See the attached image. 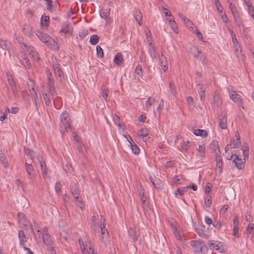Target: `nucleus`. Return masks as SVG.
Here are the masks:
<instances>
[{"label":"nucleus","mask_w":254,"mask_h":254,"mask_svg":"<svg viewBox=\"0 0 254 254\" xmlns=\"http://www.w3.org/2000/svg\"><path fill=\"white\" fill-rule=\"evenodd\" d=\"M84 242L81 238L78 239L79 244L83 254H90L94 252L92 248L89 238L87 236L83 237Z\"/></svg>","instance_id":"obj_1"},{"label":"nucleus","mask_w":254,"mask_h":254,"mask_svg":"<svg viewBox=\"0 0 254 254\" xmlns=\"http://www.w3.org/2000/svg\"><path fill=\"white\" fill-rule=\"evenodd\" d=\"M60 126L62 128L65 130L71 128V120L69 113L67 111H64L60 115Z\"/></svg>","instance_id":"obj_2"},{"label":"nucleus","mask_w":254,"mask_h":254,"mask_svg":"<svg viewBox=\"0 0 254 254\" xmlns=\"http://www.w3.org/2000/svg\"><path fill=\"white\" fill-rule=\"evenodd\" d=\"M228 92L230 99L238 106L242 107L243 105V100L242 96L235 91L229 89Z\"/></svg>","instance_id":"obj_3"},{"label":"nucleus","mask_w":254,"mask_h":254,"mask_svg":"<svg viewBox=\"0 0 254 254\" xmlns=\"http://www.w3.org/2000/svg\"><path fill=\"white\" fill-rule=\"evenodd\" d=\"M190 245L196 253H201L205 247V244L202 241H191Z\"/></svg>","instance_id":"obj_4"},{"label":"nucleus","mask_w":254,"mask_h":254,"mask_svg":"<svg viewBox=\"0 0 254 254\" xmlns=\"http://www.w3.org/2000/svg\"><path fill=\"white\" fill-rule=\"evenodd\" d=\"M48 80L49 82L48 83V87H49V90L51 92V94L54 97V96L57 95V92L55 90V86H54V79L52 77V74L51 72H49L48 73Z\"/></svg>","instance_id":"obj_5"},{"label":"nucleus","mask_w":254,"mask_h":254,"mask_svg":"<svg viewBox=\"0 0 254 254\" xmlns=\"http://www.w3.org/2000/svg\"><path fill=\"white\" fill-rule=\"evenodd\" d=\"M233 157V163L235 164L236 167L241 170L244 167V161L238 155H232L229 160L232 159Z\"/></svg>","instance_id":"obj_6"},{"label":"nucleus","mask_w":254,"mask_h":254,"mask_svg":"<svg viewBox=\"0 0 254 254\" xmlns=\"http://www.w3.org/2000/svg\"><path fill=\"white\" fill-rule=\"evenodd\" d=\"M191 51L194 58L201 61L203 63H206V57L202 54L201 51L196 47L191 48Z\"/></svg>","instance_id":"obj_7"},{"label":"nucleus","mask_w":254,"mask_h":254,"mask_svg":"<svg viewBox=\"0 0 254 254\" xmlns=\"http://www.w3.org/2000/svg\"><path fill=\"white\" fill-rule=\"evenodd\" d=\"M37 235H38L39 238L42 240L43 242L47 246H51L52 244V241L49 234L44 235L40 233L39 230H37Z\"/></svg>","instance_id":"obj_8"},{"label":"nucleus","mask_w":254,"mask_h":254,"mask_svg":"<svg viewBox=\"0 0 254 254\" xmlns=\"http://www.w3.org/2000/svg\"><path fill=\"white\" fill-rule=\"evenodd\" d=\"M25 50L31 56L34 60L37 61L39 60V54L33 47L29 45Z\"/></svg>","instance_id":"obj_9"},{"label":"nucleus","mask_w":254,"mask_h":254,"mask_svg":"<svg viewBox=\"0 0 254 254\" xmlns=\"http://www.w3.org/2000/svg\"><path fill=\"white\" fill-rule=\"evenodd\" d=\"M208 245L209 246V248L211 250H215L218 251L222 252L221 247L222 246V244L221 242L213 240H209L208 242Z\"/></svg>","instance_id":"obj_10"},{"label":"nucleus","mask_w":254,"mask_h":254,"mask_svg":"<svg viewBox=\"0 0 254 254\" xmlns=\"http://www.w3.org/2000/svg\"><path fill=\"white\" fill-rule=\"evenodd\" d=\"M241 142L240 139L237 138L236 140L233 139L231 141V143L227 144L225 147V152H227L231 148H235L239 147L241 145Z\"/></svg>","instance_id":"obj_11"},{"label":"nucleus","mask_w":254,"mask_h":254,"mask_svg":"<svg viewBox=\"0 0 254 254\" xmlns=\"http://www.w3.org/2000/svg\"><path fill=\"white\" fill-rule=\"evenodd\" d=\"M6 76L7 80L8 82L9 86L11 87L12 92H14L16 90L15 82L13 79V78L11 74L9 72H7L6 73Z\"/></svg>","instance_id":"obj_12"},{"label":"nucleus","mask_w":254,"mask_h":254,"mask_svg":"<svg viewBox=\"0 0 254 254\" xmlns=\"http://www.w3.org/2000/svg\"><path fill=\"white\" fill-rule=\"evenodd\" d=\"M25 170L27 173L29 178L32 179L34 176L35 172V169L31 164H28L26 162L25 163Z\"/></svg>","instance_id":"obj_13"},{"label":"nucleus","mask_w":254,"mask_h":254,"mask_svg":"<svg viewBox=\"0 0 254 254\" xmlns=\"http://www.w3.org/2000/svg\"><path fill=\"white\" fill-rule=\"evenodd\" d=\"M114 62L118 66H124V58L121 53H118L115 56Z\"/></svg>","instance_id":"obj_14"},{"label":"nucleus","mask_w":254,"mask_h":254,"mask_svg":"<svg viewBox=\"0 0 254 254\" xmlns=\"http://www.w3.org/2000/svg\"><path fill=\"white\" fill-rule=\"evenodd\" d=\"M36 35L37 37L41 40L42 42L44 43H46L48 42L49 39H50V36L48 35L46 33L42 32L39 31H37L36 33Z\"/></svg>","instance_id":"obj_15"},{"label":"nucleus","mask_w":254,"mask_h":254,"mask_svg":"<svg viewBox=\"0 0 254 254\" xmlns=\"http://www.w3.org/2000/svg\"><path fill=\"white\" fill-rule=\"evenodd\" d=\"M197 92L199 95L200 100L203 101L204 100L205 98V88L203 84H197Z\"/></svg>","instance_id":"obj_16"},{"label":"nucleus","mask_w":254,"mask_h":254,"mask_svg":"<svg viewBox=\"0 0 254 254\" xmlns=\"http://www.w3.org/2000/svg\"><path fill=\"white\" fill-rule=\"evenodd\" d=\"M60 32L64 33L65 34H71L72 32V27L68 22L64 23L62 25V27L60 30Z\"/></svg>","instance_id":"obj_17"},{"label":"nucleus","mask_w":254,"mask_h":254,"mask_svg":"<svg viewBox=\"0 0 254 254\" xmlns=\"http://www.w3.org/2000/svg\"><path fill=\"white\" fill-rule=\"evenodd\" d=\"M159 63L163 71H167L168 69L167 59L166 57L163 55V54H161L160 57L159 58Z\"/></svg>","instance_id":"obj_18"},{"label":"nucleus","mask_w":254,"mask_h":254,"mask_svg":"<svg viewBox=\"0 0 254 254\" xmlns=\"http://www.w3.org/2000/svg\"><path fill=\"white\" fill-rule=\"evenodd\" d=\"M43 98L45 101V103L46 104V105L49 106L51 103V98L52 97L53 101H55V98L57 96H55L54 97H53L51 92L49 90V92L46 93H43Z\"/></svg>","instance_id":"obj_19"},{"label":"nucleus","mask_w":254,"mask_h":254,"mask_svg":"<svg viewBox=\"0 0 254 254\" xmlns=\"http://www.w3.org/2000/svg\"><path fill=\"white\" fill-rule=\"evenodd\" d=\"M190 187V186H187L178 189L175 191V195L177 197L182 196L185 192H186L188 190Z\"/></svg>","instance_id":"obj_20"},{"label":"nucleus","mask_w":254,"mask_h":254,"mask_svg":"<svg viewBox=\"0 0 254 254\" xmlns=\"http://www.w3.org/2000/svg\"><path fill=\"white\" fill-rule=\"evenodd\" d=\"M169 88L170 93L169 94L170 97H176L177 95V89L174 82L173 81H170L169 83Z\"/></svg>","instance_id":"obj_21"},{"label":"nucleus","mask_w":254,"mask_h":254,"mask_svg":"<svg viewBox=\"0 0 254 254\" xmlns=\"http://www.w3.org/2000/svg\"><path fill=\"white\" fill-rule=\"evenodd\" d=\"M31 95L33 97L32 100L35 104L36 110L38 111V109L40 107V104L38 102L39 99L37 92L35 90H34V91H32V92H31Z\"/></svg>","instance_id":"obj_22"},{"label":"nucleus","mask_w":254,"mask_h":254,"mask_svg":"<svg viewBox=\"0 0 254 254\" xmlns=\"http://www.w3.org/2000/svg\"><path fill=\"white\" fill-rule=\"evenodd\" d=\"M193 133L196 136H200L202 137H206L208 135L207 132L202 129H195L193 130Z\"/></svg>","instance_id":"obj_23"},{"label":"nucleus","mask_w":254,"mask_h":254,"mask_svg":"<svg viewBox=\"0 0 254 254\" xmlns=\"http://www.w3.org/2000/svg\"><path fill=\"white\" fill-rule=\"evenodd\" d=\"M18 238L19 239V245L22 246H24L25 243L27 241V238L23 230L18 231Z\"/></svg>","instance_id":"obj_24"},{"label":"nucleus","mask_w":254,"mask_h":254,"mask_svg":"<svg viewBox=\"0 0 254 254\" xmlns=\"http://www.w3.org/2000/svg\"><path fill=\"white\" fill-rule=\"evenodd\" d=\"M219 126L222 129L227 127V120L225 115H222L219 119Z\"/></svg>","instance_id":"obj_25"},{"label":"nucleus","mask_w":254,"mask_h":254,"mask_svg":"<svg viewBox=\"0 0 254 254\" xmlns=\"http://www.w3.org/2000/svg\"><path fill=\"white\" fill-rule=\"evenodd\" d=\"M197 156L200 159H202L205 154V147L204 145H199L197 149Z\"/></svg>","instance_id":"obj_26"},{"label":"nucleus","mask_w":254,"mask_h":254,"mask_svg":"<svg viewBox=\"0 0 254 254\" xmlns=\"http://www.w3.org/2000/svg\"><path fill=\"white\" fill-rule=\"evenodd\" d=\"M70 191L75 199H77L79 197V192L75 184H73L70 187Z\"/></svg>","instance_id":"obj_27"},{"label":"nucleus","mask_w":254,"mask_h":254,"mask_svg":"<svg viewBox=\"0 0 254 254\" xmlns=\"http://www.w3.org/2000/svg\"><path fill=\"white\" fill-rule=\"evenodd\" d=\"M23 31L25 35L30 36L33 34V28L29 25H25L23 28Z\"/></svg>","instance_id":"obj_28"},{"label":"nucleus","mask_w":254,"mask_h":254,"mask_svg":"<svg viewBox=\"0 0 254 254\" xmlns=\"http://www.w3.org/2000/svg\"><path fill=\"white\" fill-rule=\"evenodd\" d=\"M229 8L234 17L235 18L237 17L238 16V10L236 5L232 1L229 3Z\"/></svg>","instance_id":"obj_29"},{"label":"nucleus","mask_w":254,"mask_h":254,"mask_svg":"<svg viewBox=\"0 0 254 254\" xmlns=\"http://www.w3.org/2000/svg\"><path fill=\"white\" fill-rule=\"evenodd\" d=\"M10 47V44L9 42L0 39V47L3 50H8Z\"/></svg>","instance_id":"obj_30"},{"label":"nucleus","mask_w":254,"mask_h":254,"mask_svg":"<svg viewBox=\"0 0 254 254\" xmlns=\"http://www.w3.org/2000/svg\"><path fill=\"white\" fill-rule=\"evenodd\" d=\"M210 147L214 151H216V150L218 151V153H216L217 154H218L220 153V148L218 142L217 141L213 140L212 142L211 143Z\"/></svg>","instance_id":"obj_31"},{"label":"nucleus","mask_w":254,"mask_h":254,"mask_svg":"<svg viewBox=\"0 0 254 254\" xmlns=\"http://www.w3.org/2000/svg\"><path fill=\"white\" fill-rule=\"evenodd\" d=\"M50 17L48 16L42 15L41 18V24L42 26L48 27L49 24Z\"/></svg>","instance_id":"obj_32"},{"label":"nucleus","mask_w":254,"mask_h":254,"mask_svg":"<svg viewBox=\"0 0 254 254\" xmlns=\"http://www.w3.org/2000/svg\"><path fill=\"white\" fill-rule=\"evenodd\" d=\"M18 221L19 223L26 226L27 220L25 215L22 212L18 213Z\"/></svg>","instance_id":"obj_33"},{"label":"nucleus","mask_w":254,"mask_h":254,"mask_svg":"<svg viewBox=\"0 0 254 254\" xmlns=\"http://www.w3.org/2000/svg\"><path fill=\"white\" fill-rule=\"evenodd\" d=\"M21 64L26 69L30 68L31 66V63L29 59L27 58H22L20 60Z\"/></svg>","instance_id":"obj_34"},{"label":"nucleus","mask_w":254,"mask_h":254,"mask_svg":"<svg viewBox=\"0 0 254 254\" xmlns=\"http://www.w3.org/2000/svg\"><path fill=\"white\" fill-rule=\"evenodd\" d=\"M52 65L54 70V72L61 68L60 64L58 63L57 60L55 57L52 58Z\"/></svg>","instance_id":"obj_35"},{"label":"nucleus","mask_w":254,"mask_h":254,"mask_svg":"<svg viewBox=\"0 0 254 254\" xmlns=\"http://www.w3.org/2000/svg\"><path fill=\"white\" fill-rule=\"evenodd\" d=\"M134 17L137 21L138 24L139 25H141L142 16L141 12L139 10H136L134 14Z\"/></svg>","instance_id":"obj_36"},{"label":"nucleus","mask_w":254,"mask_h":254,"mask_svg":"<svg viewBox=\"0 0 254 254\" xmlns=\"http://www.w3.org/2000/svg\"><path fill=\"white\" fill-rule=\"evenodd\" d=\"M134 73L135 74L137 75L138 76V79H139V78H142L143 76V71L142 69V66L138 64L135 69Z\"/></svg>","instance_id":"obj_37"},{"label":"nucleus","mask_w":254,"mask_h":254,"mask_svg":"<svg viewBox=\"0 0 254 254\" xmlns=\"http://www.w3.org/2000/svg\"><path fill=\"white\" fill-rule=\"evenodd\" d=\"M179 17L186 23L188 26H190L193 25L192 22L188 18H187L184 14L182 13L179 14Z\"/></svg>","instance_id":"obj_38"},{"label":"nucleus","mask_w":254,"mask_h":254,"mask_svg":"<svg viewBox=\"0 0 254 254\" xmlns=\"http://www.w3.org/2000/svg\"><path fill=\"white\" fill-rule=\"evenodd\" d=\"M156 100L155 98L149 97L148 98L145 103V107L146 108L149 109L150 107L155 104Z\"/></svg>","instance_id":"obj_39"},{"label":"nucleus","mask_w":254,"mask_h":254,"mask_svg":"<svg viewBox=\"0 0 254 254\" xmlns=\"http://www.w3.org/2000/svg\"><path fill=\"white\" fill-rule=\"evenodd\" d=\"M190 146V142L189 141H185L181 146L180 151L183 153L186 152L189 149Z\"/></svg>","instance_id":"obj_40"},{"label":"nucleus","mask_w":254,"mask_h":254,"mask_svg":"<svg viewBox=\"0 0 254 254\" xmlns=\"http://www.w3.org/2000/svg\"><path fill=\"white\" fill-rule=\"evenodd\" d=\"M130 145L133 154L137 155L139 153L140 149L136 144L130 142Z\"/></svg>","instance_id":"obj_41"},{"label":"nucleus","mask_w":254,"mask_h":254,"mask_svg":"<svg viewBox=\"0 0 254 254\" xmlns=\"http://www.w3.org/2000/svg\"><path fill=\"white\" fill-rule=\"evenodd\" d=\"M46 44L50 48L53 49L57 47V42L51 37Z\"/></svg>","instance_id":"obj_42"},{"label":"nucleus","mask_w":254,"mask_h":254,"mask_svg":"<svg viewBox=\"0 0 254 254\" xmlns=\"http://www.w3.org/2000/svg\"><path fill=\"white\" fill-rule=\"evenodd\" d=\"M99 38V36L97 35H93L91 36L90 38V43H91V44L95 45L97 43H98Z\"/></svg>","instance_id":"obj_43"},{"label":"nucleus","mask_w":254,"mask_h":254,"mask_svg":"<svg viewBox=\"0 0 254 254\" xmlns=\"http://www.w3.org/2000/svg\"><path fill=\"white\" fill-rule=\"evenodd\" d=\"M169 24L171 27V29L174 31V32L177 33V26L176 24V22L174 21V19H169L168 20Z\"/></svg>","instance_id":"obj_44"},{"label":"nucleus","mask_w":254,"mask_h":254,"mask_svg":"<svg viewBox=\"0 0 254 254\" xmlns=\"http://www.w3.org/2000/svg\"><path fill=\"white\" fill-rule=\"evenodd\" d=\"M149 51L152 58H156L157 57V53L156 52L155 48L153 45L149 46Z\"/></svg>","instance_id":"obj_45"},{"label":"nucleus","mask_w":254,"mask_h":254,"mask_svg":"<svg viewBox=\"0 0 254 254\" xmlns=\"http://www.w3.org/2000/svg\"><path fill=\"white\" fill-rule=\"evenodd\" d=\"M243 153L244 154V160H246L249 158V146L248 145H244L242 148Z\"/></svg>","instance_id":"obj_46"},{"label":"nucleus","mask_w":254,"mask_h":254,"mask_svg":"<svg viewBox=\"0 0 254 254\" xmlns=\"http://www.w3.org/2000/svg\"><path fill=\"white\" fill-rule=\"evenodd\" d=\"M96 54L97 57L99 58H103L104 57L103 50L99 45L96 47Z\"/></svg>","instance_id":"obj_47"},{"label":"nucleus","mask_w":254,"mask_h":254,"mask_svg":"<svg viewBox=\"0 0 254 254\" xmlns=\"http://www.w3.org/2000/svg\"><path fill=\"white\" fill-rule=\"evenodd\" d=\"M148 133V130L146 127L141 128L138 133V136L139 137H146Z\"/></svg>","instance_id":"obj_48"},{"label":"nucleus","mask_w":254,"mask_h":254,"mask_svg":"<svg viewBox=\"0 0 254 254\" xmlns=\"http://www.w3.org/2000/svg\"><path fill=\"white\" fill-rule=\"evenodd\" d=\"M216 167L218 168L219 170V173H221L222 172V167H223V162L221 159H219L218 157H216Z\"/></svg>","instance_id":"obj_49"},{"label":"nucleus","mask_w":254,"mask_h":254,"mask_svg":"<svg viewBox=\"0 0 254 254\" xmlns=\"http://www.w3.org/2000/svg\"><path fill=\"white\" fill-rule=\"evenodd\" d=\"M110 14V9L109 8H106L103 9L101 12H100V15L101 17L106 19Z\"/></svg>","instance_id":"obj_50"},{"label":"nucleus","mask_w":254,"mask_h":254,"mask_svg":"<svg viewBox=\"0 0 254 254\" xmlns=\"http://www.w3.org/2000/svg\"><path fill=\"white\" fill-rule=\"evenodd\" d=\"M62 189V185L60 182H57L55 185V190L57 194L59 195Z\"/></svg>","instance_id":"obj_51"},{"label":"nucleus","mask_w":254,"mask_h":254,"mask_svg":"<svg viewBox=\"0 0 254 254\" xmlns=\"http://www.w3.org/2000/svg\"><path fill=\"white\" fill-rule=\"evenodd\" d=\"M214 3L219 13H223L222 6L220 1H219V0H215Z\"/></svg>","instance_id":"obj_52"},{"label":"nucleus","mask_w":254,"mask_h":254,"mask_svg":"<svg viewBox=\"0 0 254 254\" xmlns=\"http://www.w3.org/2000/svg\"><path fill=\"white\" fill-rule=\"evenodd\" d=\"M183 179L182 176H175L174 177V182L176 185L181 184L182 183V180Z\"/></svg>","instance_id":"obj_53"},{"label":"nucleus","mask_w":254,"mask_h":254,"mask_svg":"<svg viewBox=\"0 0 254 254\" xmlns=\"http://www.w3.org/2000/svg\"><path fill=\"white\" fill-rule=\"evenodd\" d=\"M38 160L39 161V162L40 163V166H41V169L43 171L44 170H46V163L44 161V160H43V159L42 157L41 156H39L38 157Z\"/></svg>","instance_id":"obj_54"},{"label":"nucleus","mask_w":254,"mask_h":254,"mask_svg":"<svg viewBox=\"0 0 254 254\" xmlns=\"http://www.w3.org/2000/svg\"><path fill=\"white\" fill-rule=\"evenodd\" d=\"M196 232L198 234V235L202 238L206 237V235L205 232L200 228H196L195 229Z\"/></svg>","instance_id":"obj_55"},{"label":"nucleus","mask_w":254,"mask_h":254,"mask_svg":"<svg viewBox=\"0 0 254 254\" xmlns=\"http://www.w3.org/2000/svg\"><path fill=\"white\" fill-rule=\"evenodd\" d=\"M18 40V42L19 44L20 45L21 48L23 50H25L27 47L29 46V45H27L26 43H25L22 40H21V38H19Z\"/></svg>","instance_id":"obj_56"},{"label":"nucleus","mask_w":254,"mask_h":254,"mask_svg":"<svg viewBox=\"0 0 254 254\" xmlns=\"http://www.w3.org/2000/svg\"><path fill=\"white\" fill-rule=\"evenodd\" d=\"M0 161L5 168H6L8 167V161L5 158V157L4 156V155L3 156H1V157H0Z\"/></svg>","instance_id":"obj_57"},{"label":"nucleus","mask_w":254,"mask_h":254,"mask_svg":"<svg viewBox=\"0 0 254 254\" xmlns=\"http://www.w3.org/2000/svg\"><path fill=\"white\" fill-rule=\"evenodd\" d=\"M28 85L29 86V90L31 92H32L31 91H34V82L33 80L30 79L29 82H28Z\"/></svg>","instance_id":"obj_58"},{"label":"nucleus","mask_w":254,"mask_h":254,"mask_svg":"<svg viewBox=\"0 0 254 254\" xmlns=\"http://www.w3.org/2000/svg\"><path fill=\"white\" fill-rule=\"evenodd\" d=\"M150 179L151 183L156 189H160L161 188L160 180H156V181L157 182L156 183L155 181L152 179L151 177H150Z\"/></svg>","instance_id":"obj_59"},{"label":"nucleus","mask_w":254,"mask_h":254,"mask_svg":"<svg viewBox=\"0 0 254 254\" xmlns=\"http://www.w3.org/2000/svg\"><path fill=\"white\" fill-rule=\"evenodd\" d=\"M213 226L216 228L218 230H220L221 229V228L222 226V223L221 221H215L213 223Z\"/></svg>","instance_id":"obj_60"},{"label":"nucleus","mask_w":254,"mask_h":254,"mask_svg":"<svg viewBox=\"0 0 254 254\" xmlns=\"http://www.w3.org/2000/svg\"><path fill=\"white\" fill-rule=\"evenodd\" d=\"M101 95L105 100H107L108 96V89L104 88L103 89L101 93Z\"/></svg>","instance_id":"obj_61"},{"label":"nucleus","mask_w":254,"mask_h":254,"mask_svg":"<svg viewBox=\"0 0 254 254\" xmlns=\"http://www.w3.org/2000/svg\"><path fill=\"white\" fill-rule=\"evenodd\" d=\"M77 148L79 152L81 153H84L83 144L81 142H78L77 144Z\"/></svg>","instance_id":"obj_62"},{"label":"nucleus","mask_w":254,"mask_h":254,"mask_svg":"<svg viewBox=\"0 0 254 254\" xmlns=\"http://www.w3.org/2000/svg\"><path fill=\"white\" fill-rule=\"evenodd\" d=\"M212 188V185L209 183H207L205 188V192L207 194L209 193Z\"/></svg>","instance_id":"obj_63"},{"label":"nucleus","mask_w":254,"mask_h":254,"mask_svg":"<svg viewBox=\"0 0 254 254\" xmlns=\"http://www.w3.org/2000/svg\"><path fill=\"white\" fill-rule=\"evenodd\" d=\"M247 6L249 13H254V7L252 3L249 4H248Z\"/></svg>","instance_id":"obj_64"}]
</instances>
